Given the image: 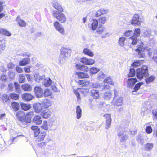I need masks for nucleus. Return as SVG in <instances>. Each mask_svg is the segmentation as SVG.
Returning a JSON list of instances; mask_svg holds the SVG:
<instances>
[{
    "mask_svg": "<svg viewBox=\"0 0 157 157\" xmlns=\"http://www.w3.org/2000/svg\"><path fill=\"white\" fill-rule=\"evenodd\" d=\"M136 75L137 78L140 79L143 78L144 77H148L149 74L147 67L145 66H143L141 68L137 69Z\"/></svg>",
    "mask_w": 157,
    "mask_h": 157,
    "instance_id": "obj_1",
    "label": "nucleus"
},
{
    "mask_svg": "<svg viewBox=\"0 0 157 157\" xmlns=\"http://www.w3.org/2000/svg\"><path fill=\"white\" fill-rule=\"evenodd\" d=\"M137 49L136 50V52H137L138 56L140 57H143L145 56L144 52L146 51L150 50L151 48L146 46L144 43L142 44L138 45Z\"/></svg>",
    "mask_w": 157,
    "mask_h": 157,
    "instance_id": "obj_2",
    "label": "nucleus"
},
{
    "mask_svg": "<svg viewBox=\"0 0 157 157\" xmlns=\"http://www.w3.org/2000/svg\"><path fill=\"white\" fill-rule=\"evenodd\" d=\"M140 33V29H136L134 33V35L131 37L129 39V42L133 45H135L139 42V36Z\"/></svg>",
    "mask_w": 157,
    "mask_h": 157,
    "instance_id": "obj_3",
    "label": "nucleus"
},
{
    "mask_svg": "<svg viewBox=\"0 0 157 157\" xmlns=\"http://www.w3.org/2000/svg\"><path fill=\"white\" fill-rule=\"evenodd\" d=\"M61 12L53 10L52 11L53 16L61 23H65L67 21L66 17L65 14Z\"/></svg>",
    "mask_w": 157,
    "mask_h": 157,
    "instance_id": "obj_4",
    "label": "nucleus"
},
{
    "mask_svg": "<svg viewBox=\"0 0 157 157\" xmlns=\"http://www.w3.org/2000/svg\"><path fill=\"white\" fill-rule=\"evenodd\" d=\"M89 90L88 88H78L76 90H74V93L77 97L78 100L79 101L81 99L80 94L83 96H87L89 93Z\"/></svg>",
    "mask_w": 157,
    "mask_h": 157,
    "instance_id": "obj_5",
    "label": "nucleus"
},
{
    "mask_svg": "<svg viewBox=\"0 0 157 157\" xmlns=\"http://www.w3.org/2000/svg\"><path fill=\"white\" fill-rule=\"evenodd\" d=\"M111 103L114 106H122L123 104V98L119 96L114 97Z\"/></svg>",
    "mask_w": 157,
    "mask_h": 157,
    "instance_id": "obj_6",
    "label": "nucleus"
},
{
    "mask_svg": "<svg viewBox=\"0 0 157 157\" xmlns=\"http://www.w3.org/2000/svg\"><path fill=\"white\" fill-rule=\"evenodd\" d=\"M40 81L43 85L47 87L50 86L52 82V81L49 78H45L44 75L40 77Z\"/></svg>",
    "mask_w": 157,
    "mask_h": 157,
    "instance_id": "obj_7",
    "label": "nucleus"
},
{
    "mask_svg": "<svg viewBox=\"0 0 157 157\" xmlns=\"http://www.w3.org/2000/svg\"><path fill=\"white\" fill-rule=\"evenodd\" d=\"M141 21L139 17V16L138 14H135L130 21L131 24L135 26H138L140 25Z\"/></svg>",
    "mask_w": 157,
    "mask_h": 157,
    "instance_id": "obj_8",
    "label": "nucleus"
},
{
    "mask_svg": "<svg viewBox=\"0 0 157 157\" xmlns=\"http://www.w3.org/2000/svg\"><path fill=\"white\" fill-rule=\"evenodd\" d=\"M43 96L45 98L49 97L51 99L54 98V96L52 95L51 90L47 88L44 89L42 91V94H40V98Z\"/></svg>",
    "mask_w": 157,
    "mask_h": 157,
    "instance_id": "obj_9",
    "label": "nucleus"
},
{
    "mask_svg": "<svg viewBox=\"0 0 157 157\" xmlns=\"http://www.w3.org/2000/svg\"><path fill=\"white\" fill-rule=\"evenodd\" d=\"M53 25L56 29L63 35H65V30L63 27L59 22L55 21L53 23Z\"/></svg>",
    "mask_w": 157,
    "mask_h": 157,
    "instance_id": "obj_10",
    "label": "nucleus"
},
{
    "mask_svg": "<svg viewBox=\"0 0 157 157\" xmlns=\"http://www.w3.org/2000/svg\"><path fill=\"white\" fill-rule=\"evenodd\" d=\"M104 86H101V88L102 90L108 89L109 87V85L107 84L109 83L110 84L113 85V82L112 81L110 77H107L105 78L104 81Z\"/></svg>",
    "mask_w": 157,
    "mask_h": 157,
    "instance_id": "obj_11",
    "label": "nucleus"
},
{
    "mask_svg": "<svg viewBox=\"0 0 157 157\" xmlns=\"http://www.w3.org/2000/svg\"><path fill=\"white\" fill-rule=\"evenodd\" d=\"M117 135L120 140L121 142H123L126 140L128 138V136L127 132L123 131L119 132Z\"/></svg>",
    "mask_w": 157,
    "mask_h": 157,
    "instance_id": "obj_12",
    "label": "nucleus"
},
{
    "mask_svg": "<svg viewBox=\"0 0 157 157\" xmlns=\"http://www.w3.org/2000/svg\"><path fill=\"white\" fill-rule=\"evenodd\" d=\"M80 62L85 65H92L95 63V60L92 59H88V58L84 57L80 59Z\"/></svg>",
    "mask_w": 157,
    "mask_h": 157,
    "instance_id": "obj_13",
    "label": "nucleus"
},
{
    "mask_svg": "<svg viewBox=\"0 0 157 157\" xmlns=\"http://www.w3.org/2000/svg\"><path fill=\"white\" fill-rule=\"evenodd\" d=\"M104 117L105 118L106 123L105 128L108 129L110 127L111 123V115L110 114H104Z\"/></svg>",
    "mask_w": 157,
    "mask_h": 157,
    "instance_id": "obj_14",
    "label": "nucleus"
},
{
    "mask_svg": "<svg viewBox=\"0 0 157 157\" xmlns=\"http://www.w3.org/2000/svg\"><path fill=\"white\" fill-rule=\"evenodd\" d=\"M71 52V50L69 48L63 47L61 49V54L66 57L70 56Z\"/></svg>",
    "mask_w": 157,
    "mask_h": 157,
    "instance_id": "obj_15",
    "label": "nucleus"
},
{
    "mask_svg": "<svg viewBox=\"0 0 157 157\" xmlns=\"http://www.w3.org/2000/svg\"><path fill=\"white\" fill-rule=\"evenodd\" d=\"M16 116L17 118L22 122H23L26 119L25 115L23 111L18 112L16 113Z\"/></svg>",
    "mask_w": 157,
    "mask_h": 157,
    "instance_id": "obj_16",
    "label": "nucleus"
},
{
    "mask_svg": "<svg viewBox=\"0 0 157 157\" xmlns=\"http://www.w3.org/2000/svg\"><path fill=\"white\" fill-rule=\"evenodd\" d=\"M137 79L135 78H132L128 79L127 81V86L132 89L135 83L137 82Z\"/></svg>",
    "mask_w": 157,
    "mask_h": 157,
    "instance_id": "obj_17",
    "label": "nucleus"
},
{
    "mask_svg": "<svg viewBox=\"0 0 157 157\" xmlns=\"http://www.w3.org/2000/svg\"><path fill=\"white\" fill-rule=\"evenodd\" d=\"M53 102L48 99H44L42 102V104L45 108H47L52 105Z\"/></svg>",
    "mask_w": 157,
    "mask_h": 157,
    "instance_id": "obj_18",
    "label": "nucleus"
},
{
    "mask_svg": "<svg viewBox=\"0 0 157 157\" xmlns=\"http://www.w3.org/2000/svg\"><path fill=\"white\" fill-rule=\"evenodd\" d=\"M21 97L23 99L27 101H29L33 98V96L29 94H24L22 95Z\"/></svg>",
    "mask_w": 157,
    "mask_h": 157,
    "instance_id": "obj_19",
    "label": "nucleus"
},
{
    "mask_svg": "<svg viewBox=\"0 0 157 157\" xmlns=\"http://www.w3.org/2000/svg\"><path fill=\"white\" fill-rule=\"evenodd\" d=\"M75 67L77 69L82 71H89V68L87 66L81 65L80 64H76L75 65Z\"/></svg>",
    "mask_w": 157,
    "mask_h": 157,
    "instance_id": "obj_20",
    "label": "nucleus"
},
{
    "mask_svg": "<svg viewBox=\"0 0 157 157\" xmlns=\"http://www.w3.org/2000/svg\"><path fill=\"white\" fill-rule=\"evenodd\" d=\"M98 21L97 20L94 19L90 21V24L91 25V29L93 30H95L98 26Z\"/></svg>",
    "mask_w": 157,
    "mask_h": 157,
    "instance_id": "obj_21",
    "label": "nucleus"
},
{
    "mask_svg": "<svg viewBox=\"0 0 157 157\" xmlns=\"http://www.w3.org/2000/svg\"><path fill=\"white\" fill-rule=\"evenodd\" d=\"M51 114V112L48 109L44 110L41 113V116L44 118L47 119L49 118Z\"/></svg>",
    "mask_w": 157,
    "mask_h": 157,
    "instance_id": "obj_22",
    "label": "nucleus"
},
{
    "mask_svg": "<svg viewBox=\"0 0 157 157\" xmlns=\"http://www.w3.org/2000/svg\"><path fill=\"white\" fill-rule=\"evenodd\" d=\"M52 6L55 9L58 10L59 11L63 12V9L62 6L57 2H53Z\"/></svg>",
    "mask_w": 157,
    "mask_h": 157,
    "instance_id": "obj_23",
    "label": "nucleus"
},
{
    "mask_svg": "<svg viewBox=\"0 0 157 157\" xmlns=\"http://www.w3.org/2000/svg\"><path fill=\"white\" fill-rule=\"evenodd\" d=\"M153 147V144L152 143H147L144 146V150L146 151H150Z\"/></svg>",
    "mask_w": 157,
    "mask_h": 157,
    "instance_id": "obj_24",
    "label": "nucleus"
},
{
    "mask_svg": "<svg viewBox=\"0 0 157 157\" xmlns=\"http://www.w3.org/2000/svg\"><path fill=\"white\" fill-rule=\"evenodd\" d=\"M6 41L3 39L0 40V55L2 53V50H4L6 46Z\"/></svg>",
    "mask_w": 157,
    "mask_h": 157,
    "instance_id": "obj_25",
    "label": "nucleus"
},
{
    "mask_svg": "<svg viewBox=\"0 0 157 157\" xmlns=\"http://www.w3.org/2000/svg\"><path fill=\"white\" fill-rule=\"evenodd\" d=\"M82 110L80 106H77L76 108V118L77 119H79L82 116Z\"/></svg>",
    "mask_w": 157,
    "mask_h": 157,
    "instance_id": "obj_26",
    "label": "nucleus"
},
{
    "mask_svg": "<svg viewBox=\"0 0 157 157\" xmlns=\"http://www.w3.org/2000/svg\"><path fill=\"white\" fill-rule=\"evenodd\" d=\"M30 59L29 58H25L21 60L19 63V64L20 66H25L28 64L29 63Z\"/></svg>",
    "mask_w": 157,
    "mask_h": 157,
    "instance_id": "obj_27",
    "label": "nucleus"
},
{
    "mask_svg": "<svg viewBox=\"0 0 157 157\" xmlns=\"http://www.w3.org/2000/svg\"><path fill=\"white\" fill-rule=\"evenodd\" d=\"M76 74L79 78H88L89 77V75L86 73L76 72Z\"/></svg>",
    "mask_w": 157,
    "mask_h": 157,
    "instance_id": "obj_28",
    "label": "nucleus"
},
{
    "mask_svg": "<svg viewBox=\"0 0 157 157\" xmlns=\"http://www.w3.org/2000/svg\"><path fill=\"white\" fill-rule=\"evenodd\" d=\"M151 34V30L150 29H146L143 30V36L145 37H149Z\"/></svg>",
    "mask_w": 157,
    "mask_h": 157,
    "instance_id": "obj_29",
    "label": "nucleus"
},
{
    "mask_svg": "<svg viewBox=\"0 0 157 157\" xmlns=\"http://www.w3.org/2000/svg\"><path fill=\"white\" fill-rule=\"evenodd\" d=\"M91 95L94 98L98 99L99 96V94L98 91L95 90H91Z\"/></svg>",
    "mask_w": 157,
    "mask_h": 157,
    "instance_id": "obj_30",
    "label": "nucleus"
},
{
    "mask_svg": "<svg viewBox=\"0 0 157 157\" xmlns=\"http://www.w3.org/2000/svg\"><path fill=\"white\" fill-rule=\"evenodd\" d=\"M32 129L34 130V136L36 137L38 136L39 134V128L37 126H32L31 127Z\"/></svg>",
    "mask_w": 157,
    "mask_h": 157,
    "instance_id": "obj_31",
    "label": "nucleus"
},
{
    "mask_svg": "<svg viewBox=\"0 0 157 157\" xmlns=\"http://www.w3.org/2000/svg\"><path fill=\"white\" fill-rule=\"evenodd\" d=\"M83 53L89 56L92 57L94 56V54L92 51L90 49L87 48L84 49L83 50Z\"/></svg>",
    "mask_w": 157,
    "mask_h": 157,
    "instance_id": "obj_32",
    "label": "nucleus"
},
{
    "mask_svg": "<svg viewBox=\"0 0 157 157\" xmlns=\"http://www.w3.org/2000/svg\"><path fill=\"white\" fill-rule=\"evenodd\" d=\"M21 105L22 109L25 111L31 108L30 105L29 104L22 103H21Z\"/></svg>",
    "mask_w": 157,
    "mask_h": 157,
    "instance_id": "obj_33",
    "label": "nucleus"
},
{
    "mask_svg": "<svg viewBox=\"0 0 157 157\" xmlns=\"http://www.w3.org/2000/svg\"><path fill=\"white\" fill-rule=\"evenodd\" d=\"M22 90L25 91H30L32 89V87L29 84H24L22 85Z\"/></svg>",
    "mask_w": 157,
    "mask_h": 157,
    "instance_id": "obj_34",
    "label": "nucleus"
},
{
    "mask_svg": "<svg viewBox=\"0 0 157 157\" xmlns=\"http://www.w3.org/2000/svg\"><path fill=\"white\" fill-rule=\"evenodd\" d=\"M0 33L7 36H10L11 35L9 31L2 28H0Z\"/></svg>",
    "mask_w": 157,
    "mask_h": 157,
    "instance_id": "obj_35",
    "label": "nucleus"
},
{
    "mask_svg": "<svg viewBox=\"0 0 157 157\" xmlns=\"http://www.w3.org/2000/svg\"><path fill=\"white\" fill-rule=\"evenodd\" d=\"M108 18V17L105 16H102L99 18L98 20L100 23L102 24L105 23Z\"/></svg>",
    "mask_w": 157,
    "mask_h": 157,
    "instance_id": "obj_36",
    "label": "nucleus"
},
{
    "mask_svg": "<svg viewBox=\"0 0 157 157\" xmlns=\"http://www.w3.org/2000/svg\"><path fill=\"white\" fill-rule=\"evenodd\" d=\"M143 84V82H139L136 85H135L133 88V90H132V92L137 91L140 88L141 85Z\"/></svg>",
    "mask_w": 157,
    "mask_h": 157,
    "instance_id": "obj_37",
    "label": "nucleus"
},
{
    "mask_svg": "<svg viewBox=\"0 0 157 157\" xmlns=\"http://www.w3.org/2000/svg\"><path fill=\"white\" fill-rule=\"evenodd\" d=\"M33 115V113L32 111H30L28 113L25 115L26 119H28V122H30L31 121V118L32 117Z\"/></svg>",
    "mask_w": 157,
    "mask_h": 157,
    "instance_id": "obj_38",
    "label": "nucleus"
},
{
    "mask_svg": "<svg viewBox=\"0 0 157 157\" xmlns=\"http://www.w3.org/2000/svg\"><path fill=\"white\" fill-rule=\"evenodd\" d=\"M112 97V95L109 91L105 93L104 95V98L105 100H109Z\"/></svg>",
    "mask_w": 157,
    "mask_h": 157,
    "instance_id": "obj_39",
    "label": "nucleus"
},
{
    "mask_svg": "<svg viewBox=\"0 0 157 157\" xmlns=\"http://www.w3.org/2000/svg\"><path fill=\"white\" fill-rule=\"evenodd\" d=\"M77 82L80 84L82 85V86H87L88 85H90V83L88 81L85 82L82 80H78Z\"/></svg>",
    "mask_w": 157,
    "mask_h": 157,
    "instance_id": "obj_40",
    "label": "nucleus"
},
{
    "mask_svg": "<svg viewBox=\"0 0 157 157\" xmlns=\"http://www.w3.org/2000/svg\"><path fill=\"white\" fill-rule=\"evenodd\" d=\"M106 31V29L104 27L100 26L98 27V29L97 30L96 32L99 34H101Z\"/></svg>",
    "mask_w": 157,
    "mask_h": 157,
    "instance_id": "obj_41",
    "label": "nucleus"
},
{
    "mask_svg": "<svg viewBox=\"0 0 157 157\" xmlns=\"http://www.w3.org/2000/svg\"><path fill=\"white\" fill-rule=\"evenodd\" d=\"M10 98L12 99L17 100L19 99V96L17 94H11L10 95Z\"/></svg>",
    "mask_w": 157,
    "mask_h": 157,
    "instance_id": "obj_42",
    "label": "nucleus"
},
{
    "mask_svg": "<svg viewBox=\"0 0 157 157\" xmlns=\"http://www.w3.org/2000/svg\"><path fill=\"white\" fill-rule=\"evenodd\" d=\"M136 74L135 70L133 68H131L130 69L128 75V77H132L135 76Z\"/></svg>",
    "mask_w": 157,
    "mask_h": 157,
    "instance_id": "obj_43",
    "label": "nucleus"
},
{
    "mask_svg": "<svg viewBox=\"0 0 157 157\" xmlns=\"http://www.w3.org/2000/svg\"><path fill=\"white\" fill-rule=\"evenodd\" d=\"M136 140L141 145L143 144L144 143V140L140 135H138L137 136Z\"/></svg>",
    "mask_w": 157,
    "mask_h": 157,
    "instance_id": "obj_44",
    "label": "nucleus"
},
{
    "mask_svg": "<svg viewBox=\"0 0 157 157\" xmlns=\"http://www.w3.org/2000/svg\"><path fill=\"white\" fill-rule=\"evenodd\" d=\"M155 79V77L151 75L149 77L147 78L146 79V82L147 83H149L150 82H153Z\"/></svg>",
    "mask_w": 157,
    "mask_h": 157,
    "instance_id": "obj_45",
    "label": "nucleus"
},
{
    "mask_svg": "<svg viewBox=\"0 0 157 157\" xmlns=\"http://www.w3.org/2000/svg\"><path fill=\"white\" fill-rule=\"evenodd\" d=\"M19 81L20 83L24 82L25 81V77L24 75L21 74L19 76Z\"/></svg>",
    "mask_w": 157,
    "mask_h": 157,
    "instance_id": "obj_46",
    "label": "nucleus"
},
{
    "mask_svg": "<svg viewBox=\"0 0 157 157\" xmlns=\"http://www.w3.org/2000/svg\"><path fill=\"white\" fill-rule=\"evenodd\" d=\"M34 92L37 98H39V86H36L35 87Z\"/></svg>",
    "mask_w": 157,
    "mask_h": 157,
    "instance_id": "obj_47",
    "label": "nucleus"
},
{
    "mask_svg": "<svg viewBox=\"0 0 157 157\" xmlns=\"http://www.w3.org/2000/svg\"><path fill=\"white\" fill-rule=\"evenodd\" d=\"M100 70L96 67H93L90 69V71L91 74H94L98 72Z\"/></svg>",
    "mask_w": 157,
    "mask_h": 157,
    "instance_id": "obj_48",
    "label": "nucleus"
},
{
    "mask_svg": "<svg viewBox=\"0 0 157 157\" xmlns=\"http://www.w3.org/2000/svg\"><path fill=\"white\" fill-rule=\"evenodd\" d=\"M65 60L66 58L65 56L62 55V54H61L59 59V61L60 63H63L65 62Z\"/></svg>",
    "mask_w": 157,
    "mask_h": 157,
    "instance_id": "obj_49",
    "label": "nucleus"
},
{
    "mask_svg": "<svg viewBox=\"0 0 157 157\" xmlns=\"http://www.w3.org/2000/svg\"><path fill=\"white\" fill-rule=\"evenodd\" d=\"M152 118L153 120H157V109H155L152 111Z\"/></svg>",
    "mask_w": 157,
    "mask_h": 157,
    "instance_id": "obj_50",
    "label": "nucleus"
},
{
    "mask_svg": "<svg viewBox=\"0 0 157 157\" xmlns=\"http://www.w3.org/2000/svg\"><path fill=\"white\" fill-rule=\"evenodd\" d=\"M125 38L124 37H120L119 40V44L120 46H123L125 40Z\"/></svg>",
    "mask_w": 157,
    "mask_h": 157,
    "instance_id": "obj_51",
    "label": "nucleus"
},
{
    "mask_svg": "<svg viewBox=\"0 0 157 157\" xmlns=\"http://www.w3.org/2000/svg\"><path fill=\"white\" fill-rule=\"evenodd\" d=\"M11 105L12 107L15 109L16 110L18 109L19 105L18 103L16 102H13L12 103Z\"/></svg>",
    "mask_w": 157,
    "mask_h": 157,
    "instance_id": "obj_52",
    "label": "nucleus"
},
{
    "mask_svg": "<svg viewBox=\"0 0 157 157\" xmlns=\"http://www.w3.org/2000/svg\"><path fill=\"white\" fill-rule=\"evenodd\" d=\"M142 61L140 60H138L134 62L132 66L133 67H136L140 66L142 64Z\"/></svg>",
    "mask_w": 157,
    "mask_h": 157,
    "instance_id": "obj_53",
    "label": "nucleus"
},
{
    "mask_svg": "<svg viewBox=\"0 0 157 157\" xmlns=\"http://www.w3.org/2000/svg\"><path fill=\"white\" fill-rule=\"evenodd\" d=\"M145 130L147 133L150 134L152 132V129L151 126H147L146 127Z\"/></svg>",
    "mask_w": 157,
    "mask_h": 157,
    "instance_id": "obj_54",
    "label": "nucleus"
},
{
    "mask_svg": "<svg viewBox=\"0 0 157 157\" xmlns=\"http://www.w3.org/2000/svg\"><path fill=\"white\" fill-rule=\"evenodd\" d=\"M33 121L34 123L37 124H39V116L38 115L35 116L33 119Z\"/></svg>",
    "mask_w": 157,
    "mask_h": 157,
    "instance_id": "obj_55",
    "label": "nucleus"
},
{
    "mask_svg": "<svg viewBox=\"0 0 157 157\" xmlns=\"http://www.w3.org/2000/svg\"><path fill=\"white\" fill-rule=\"evenodd\" d=\"M41 127L45 130H47L48 129V127L47 125V123L46 121H43V124L41 126Z\"/></svg>",
    "mask_w": 157,
    "mask_h": 157,
    "instance_id": "obj_56",
    "label": "nucleus"
},
{
    "mask_svg": "<svg viewBox=\"0 0 157 157\" xmlns=\"http://www.w3.org/2000/svg\"><path fill=\"white\" fill-rule=\"evenodd\" d=\"M133 31L131 30H129L125 32L124 35L126 37H129L133 34Z\"/></svg>",
    "mask_w": 157,
    "mask_h": 157,
    "instance_id": "obj_57",
    "label": "nucleus"
},
{
    "mask_svg": "<svg viewBox=\"0 0 157 157\" xmlns=\"http://www.w3.org/2000/svg\"><path fill=\"white\" fill-rule=\"evenodd\" d=\"M18 24L21 27H25L26 25V23L24 21L21 20L18 21Z\"/></svg>",
    "mask_w": 157,
    "mask_h": 157,
    "instance_id": "obj_58",
    "label": "nucleus"
},
{
    "mask_svg": "<svg viewBox=\"0 0 157 157\" xmlns=\"http://www.w3.org/2000/svg\"><path fill=\"white\" fill-rule=\"evenodd\" d=\"M99 86V85L97 83L90 82V88H98Z\"/></svg>",
    "mask_w": 157,
    "mask_h": 157,
    "instance_id": "obj_59",
    "label": "nucleus"
},
{
    "mask_svg": "<svg viewBox=\"0 0 157 157\" xmlns=\"http://www.w3.org/2000/svg\"><path fill=\"white\" fill-rule=\"evenodd\" d=\"M2 99L3 101L6 102L9 100V98L6 94H4L2 96Z\"/></svg>",
    "mask_w": 157,
    "mask_h": 157,
    "instance_id": "obj_60",
    "label": "nucleus"
},
{
    "mask_svg": "<svg viewBox=\"0 0 157 157\" xmlns=\"http://www.w3.org/2000/svg\"><path fill=\"white\" fill-rule=\"evenodd\" d=\"M46 135V133L45 132H42L40 134V141L44 139Z\"/></svg>",
    "mask_w": 157,
    "mask_h": 157,
    "instance_id": "obj_61",
    "label": "nucleus"
},
{
    "mask_svg": "<svg viewBox=\"0 0 157 157\" xmlns=\"http://www.w3.org/2000/svg\"><path fill=\"white\" fill-rule=\"evenodd\" d=\"M34 78L36 82H39V74H35L34 75Z\"/></svg>",
    "mask_w": 157,
    "mask_h": 157,
    "instance_id": "obj_62",
    "label": "nucleus"
},
{
    "mask_svg": "<svg viewBox=\"0 0 157 157\" xmlns=\"http://www.w3.org/2000/svg\"><path fill=\"white\" fill-rule=\"evenodd\" d=\"M102 15V12L100 9L97 11L95 13V16L96 17H99Z\"/></svg>",
    "mask_w": 157,
    "mask_h": 157,
    "instance_id": "obj_63",
    "label": "nucleus"
},
{
    "mask_svg": "<svg viewBox=\"0 0 157 157\" xmlns=\"http://www.w3.org/2000/svg\"><path fill=\"white\" fill-rule=\"evenodd\" d=\"M7 77L4 75H2L0 76V80L2 81H6L7 80Z\"/></svg>",
    "mask_w": 157,
    "mask_h": 157,
    "instance_id": "obj_64",
    "label": "nucleus"
}]
</instances>
